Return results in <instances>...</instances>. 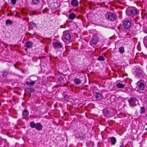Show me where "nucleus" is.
I'll list each match as a JSON object with an SVG mask.
<instances>
[{"mask_svg": "<svg viewBox=\"0 0 147 147\" xmlns=\"http://www.w3.org/2000/svg\"><path fill=\"white\" fill-rule=\"evenodd\" d=\"M30 127L32 128H34L35 127L36 129V124H35L34 122H30Z\"/></svg>", "mask_w": 147, "mask_h": 147, "instance_id": "18", "label": "nucleus"}, {"mask_svg": "<svg viewBox=\"0 0 147 147\" xmlns=\"http://www.w3.org/2000/svg\"><path fill=\"white\" fill-rule=\"evenodd\" d=\"M36 57H33V59H32V60L33 61H35V59H36Z\"/></svg>", "mask_w": 147, "mask_h": 147, "instance_id": "30", "label": "nucleus"}, {"mask_svg": "<svg viewBox=\"0 0 147 147\" xmlns=\"http://www.w3.org/2000/svg\"><path fill=\"white\" fill-rule=\"evenodd\" d=\"M42 127V125L40 123H37V130H41Z\"/></svg>", "mask_w": 147, "mask_h": 147, "instance_id": "21", "label": "nucleus"}, {"mask_svg": "<svg viewBox=\"0 0 147 147\" xmlns=\"http://www.w3.org/2000/svg\"><path fill=\"white\" fill-rule=\"evenodd\" d=\"M76 17L75 14L73 13H71L70 14L69 16V19L73 20Z\"/></svg>", "mask_w": 147, "mask_h": 147, "instance_id": "13", "label": "nucleus"}, {"mask_svg": "<svg viewBox=\"0 0 147 147\" xmlns=\"http://www.w3.org/2000/svg\"><path fill=\"white\" fill-rule=\"evenodd\" d=\"M71 36L69 33L67 31H64L63 36V40L69 41L71 39Z\"/></svg>", "mask_w": 147, "mask_h": 147, "instance_id": "4", "label": "nucleus"}, {"mask_svg": "<svg viewBox=\"0 0 147 147\" xmlns=\"http://www.w3.org/2000/svg\"><path fill=\"white\" fill-rule=\"evenodd\" d=\"M1 102H0V106H1Z\"/></svg>", "mask_w": 147, "mask_h": 147, "instance_id": "33", "label": "nucleus"}, {"mask_svg": "<svg viewBox=\"0 0 147 147\" xmlns=\"http://www.w3.org/2000/svg\"><path fill=\"white\" fill-rule=\"evenodd\" d=\"M103 112L105 115H107L109 113V111L107 109H104L103 111Z\"/></svg>", "mask_w": 147, "mask_h": 147, "instance_id": "25", "label": "nucleus"}, {"mask_svg": "<svg viewBox=\"0 0 147 147\" xmlns=\"http://www.w3.org/2000/svg\"><path fill=\"white\" fill-rule=\"evenodd\" d=\"M32 45V43L30 41H28L26 43V47L28 48H31Z\"/></svg>", "mask_w": 147, "mask_h": 147, "instance_id": "17", "label": "nucleus"}, {"mask_svg": "<svg viewBox=\"0 0 147 147\" xmlns=\"http://www.w3.org/2000/svg\"><path fill=\"white\" fill-rule=\"evenodd\" d=\"M143 42L144 44H145L146 42H147V36L144 37L143 39Z\"/></svg>", "mask_w": 147, "mask_h": 147, "instance_id": "26", "label": "nucleus"}, {"mask_svg": "<svg viewBox=\"0 0 147 147\" xmlns=\"http://www.w3.org/2000/svg\"><path fill=\"white\" fill-rule=\"evenodd\" d=\"M144 45L146 48L147 49V42L145 43V44H144Z\"/></svg>", "mask_w": 147, "mask_h": 147, "instance_id": "32", "label": "nucleus"}, {"mask_svg": "<svg viewBox=\"0 0 147 147\" xmlns=\"http://www.w3.org/2000/svg\"><path fill=\"white\" fill-rule=\"evenodd\" d=\"M95 97L98 100H100L102 98L101 94L99 92H96Z\"/></svg>", "mask_w": 147, "mask_h": 147, "instance_id": "10", "label": "nucleus"}, {"mask_svg": "<svg viewBox=\"0 0 147 147\" xmlns=\"http://www.w3.org/2000/svg\"><path fill=\"white\" fill-rule=\"evenodd\" d=\"M98 59L100 61H103L104 60L103 57L102 56H99L98 58Z\"/></svg>", "mask_w": 147, "mask_h": 147, "instance_id": "27", "label": "nucleus"}, {"mask_svg": "<svg viewBox=\"0 0 147 147\" xmlns=\"http://www.w3.org/2000/svg\"><path fill=\"white\" fill-rule=\"evenodd\" d=\"M71 3L72 5L74 7H77L79 4L78 2L76 0H72Z\"/></svg>", "mask_w": 147, "mask_h": 147, "instance_id": "9", "label": "nucleus"}, {"mask_svg": "<svg viewBox=\"0 0 147 147\" xmlns=\"http://www.w3.org/2000/svg\"><path fill=\"white\" fill-rule=\"evenodd\" d=\"M32 2L34 4H37V0H32Z\"/></svg>", "mask_w": 147, "mask_h": 147, "instance_id": "29", "label": "nucleus"}, {"mask_svg": "<svg viewBox=\"0 0 147 147\" xmlns=\"http://www.w3.org/2000/svg\"><path fill=\"white\" fill-rule=\"evenodd\" d=\"M32 117V116H30V117Z\"/></svg>", "mask_w": 147, "mask_h": 147, "instance_id": "34", "label": "nucleus"}, {"mask_svg": "<svg viewBox=\"0 0 147 147\" xmlns=\"http://www.w3.org/2000/svg\"><path fill=\"white\" fill-rule=\"evenodd\" d=\"M126 12L127 14L133 17L138 13V11L133 8L129 7L127 9Z\"/></svg>", "mask_w": 147, "mask_h": 147, "instance_id": "1", "label": "nucleus"}, {"mask_svg": "<svg viewBox=\"0 0 147 147\" xmlns=\"http://www.w3.org/2000/svg\"><path fill=\"white\" fill-rule=\"evenodd\" d=\"M129 105L130 107H134L136 105V103L138 102V100L135 98L131 97L128 100Z\"/></svg>", "mask_w": 147, "mask_h": 147, "instance_id": "3", "label": "nucleus"}, {"mask_svg": "<svg viewBox=\"0 0 147 147\" xmlns=\"http://www.w3.org/2000/svg\"><path fill=\"white\" fill-rule=\"evenodd\" d=\"M131 22L129 20H126L123 23L124 27L126 29L129 28L131 26Z\"/></svg>", "mask_w": 147, "mask_h": 147, "instance_id": "7", "label": "nucleus"}, {"mask_svg": "<svg viewBox=\"0 0 147 147\" xmlns=\"http://www.w3.org/2000/svg\"><path fill=\"white\" fill-rule=\"evenodd\" d=\"M119 51L120 53L122 54L124 53L125 52V50L124 47H121L119 49Z\"/></svg>", "mask_w": 147, "mask_h": 147, "instance_id": "19", "label": "nucleus"}, {"mask_svg": "<svg viewBox=\"0 0 147 147\" xmlns=\"http://www.w3.org/2000/svg\"><path fill=\"white\" fill-rule=\"evenodd\" d=\"M26 83L27 85H31L34 84H35V82L34 81H32L30 82L26 81Z\"/></svg>", "mask_w": 147, "mask_h": 147, "instance_id": "22", "label": "nucleus"}, {"mask_svg": "<svg viewBox=\"0 0 147 147\" xmlns=\"http://www.w3.org/2000/svg\"><path fill=\"white\" fill-rule=\"evenodd\" d=\"M146 16H147V14H146Z\"/></svg>", "mask_w": 147, "mask_h": 147, "instance_id": "35", "label": "nucleus"}, {"mask_svg": "<svg viewBox=\"0 0 147 147\" xmlns=\"http://www.w3.org/2000/svg\"><path fill=\"white\" fill-rule=\"evenodd\" d=\"M138 87L140 90H144L145 89V85L144 84L140 83L139 84Z\"/></svg>", "mask_w": 147, "mask_h": 147, "instance_id": "12", "label": "nucleus"}, {"mask_svg": "<svg viewBox=\"0 0 147 147\" xmlns=\"http://www.w3.org/2000/svg\"><path fill=\"white\" fill-rule=\"evenodd\" d=\"M29 114L28 111L26 109H24L22 111V115H23V118L26 119V117H27Z\"/></svg>", "mask_w": 147, "mask_h": 147, "instance_id": "8", "label": "nucleus"}, {"mask_svg": "<svg viewBox=\"0 0 147 147\" xmlns=\"http://www.w3.org/2000/svg\"><path fill=\"white\" fill-rule=\"evenodd\" d=\"M12 24V22L11 20L8 19L6 21V24L7 25H8V24L11 25Z\"/></svg>", "mask_w": 147, "mask_h": 147, "instance_id": "20", "label": "nucleus"}, {"mask_svg": "<svg viewBox=\"0 0 147 147\" xmlns=\"http://www.w3.org/2000/svg\"><path fill=\"white\" fill-rule=\"evenodd\" d=\"M106 18L109 21H113L116 19L115 15L111 12H109L106 14Z\"/></svg>", "mask_w": 147, "mask_h": 147, "instance_id": "2", "label": "nucleus"}, {"mask_svg": "<svg viewBox=\"0 0 147 147\" xmlns=\"http://www.w3.org/2000/svg\"><path fill=\"white\" fill-rule=\"evenodd\" d=\"M125 85L122 84L120 83H117L116 85L117 87L118 88H123L125 86Z\"/></svg>", "mask_w": 147, "mask_h": 147, "instance_id": "14", "label": "nucleus"}, {"mask_svg": "<svg viewBox=\"0 0 147 147\" xmlns=\"http://www.w3.org/2000/svg\"><path fill=\"white\" fill-rule=\"evenodd\" d=\"M53 46L54 48L57 49L61 48L62 47V45L60 42L58 41L53 43Z\"/></svg>", "mask_w": 147, "mask_h": 147, "instance_id": "5", "label": "nucleus"}, {"mask_svg": "<svg viewBox=\"0 0 147 147\" xmlns=\"http://www.w3.org/2000/svg\"><path fill=\"white\" fill-rule=\"evenodd\" d=\"M16 0H11V2L12 4L15 5L16 2Z\"/></svg>", "mask_w": 147, "mask_h": 147, "instance_id": "28", "label": "nucleus"}, {"mask_svg": "<svg viewBox=\"0 0 147 147\" xmlns=\"http://www.w3.org/2000/svg\"><path fill=\"white\" fill-rule=\"evenodd\" d=\"M74 83L76 85H78L81 83V81L78 78H75L74 80Z\"/></svg>", "mask_w": 147, "mask_h": 147, "instance_id": "15", "label": "nucleus"}, {"mask_svg": "<svg viewBox=\"0 0 147 147\" xmlns=\"http://www.w3.org/2000/svg\"><path fill=\"white\" fill-rule=\"evenodd\" d=\"M120 147H124L123 144L122 143L120 146Z\"/></svg>", "mask_w": 147, "mask_h": 147, "instance_id": "31", "label": "nucleus"}, {"mask_svg": "<svg viewBox=\"0 0 147 147\" xmlns=\"http://www.w3.org/2000/svg\"><path fill=\"white\" fill-rule=\"evenodd\" d=\"M145 112V108L144 107H142L141 108V114L144 113Z\"/></svg>", "mask_w": 147, "mask_h": 147, "instance_id": "23", "label": "nucleus"}, {"mask_svg": "<svg viewBox=\"0 0 147 147\" xmlns=\"http://www.w3.org/2000/svg\"><path fill=\"white\" fill-rule=\"evenodd\" d=\"M38 1V0H37V1Z\"/></svg>", "mask_w": 147, "mask_h": 147, "instance_id": "36", "label": "nucleus"}, {"mask_svg": "<svg viewBox=\"0 0 147 147\" xmlns=\"http://www.w3.org/2000/svg\"><path fill=\"white\" fill-rule=\"evenodd\" d=\"M8 72L7 71H4L2 74V76L3 77H5L8 74Z\"/></svg>", "mask_w": 147, "mask_h": 147, "instance_id": "24", "label": "nucleus"}, {"mask_svg": "<svg viewBox=\"0 0 147 147\" xmlns=\"http://www.w3.org/2000/svg\"><path fill=\"white\" fill-rule=\"evenodd\" d=\"M98 38L96 36H93L92 42V43L94 44H96L98 41Z\"/></svg>", "mask_w": 147, "mask_h": 147, "instance_id": "11", "label": "nucleus"}, {"mask_svg": "<svg viewBox=\"0 0 147 147\" xmlns=\"http://www.w3.org/2000/svg\"><path fill=\"white\" fill-rule=\"evenodd\" d=\"M111 143L112 144L115 145L116 142V140L114 137H112L111 138Z\"/></svg>", "mask_w": 147, "mask_h": 147, "instance_id": "16", "label": "nucleus"}, {"mask_svg": "<svg viewBox=\"0 0 147 147\" xmlns=\"http://www.w3.org/2000/svg\"><path fill=\"white\" fill-rule=\"evenodd\" d=\"M142 70L140 68H137L134 72V74L139 77L142 75Z\"/></svg>", "mask_w": 147, "mask_h": 147, "instance_id": "6", "label": "nucleus"}]
</instances>
